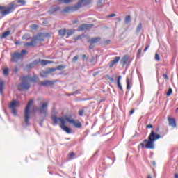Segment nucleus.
Returning a JSON list of instances; mask_svg holds the SVG:
<instances>
[{
  "mask_svg": "<svg viewBox=\"0 0 178 178\" xmlns=\"http://www.w3.org/2000/svg\"><path fill=\"white\" fill-rule=\"evenodd\" d=\"M120 60V56L115 57L113 60L110 62L109 67H113Z\"/></svg>",
  "mask_w": 178,
  "mask_h": 178,
  "instance_id": "obj_14",
  "label": "nucleus"
},
{
  "mask_svg": "<svg viewBox=\"0 0 178 178\" xmlns=\"http://www.w3.org/2000/svg\"><path fill=\"white\" fill-rule=\"evenodd\" d=\"M103 44L104 45H109V44H111V40H104Z\"/></svg>",
  "mask_w": 178,
  "mask_h": 178,
  "instance_id": "obj_35",
  "label": "nucleus"
},
{
  "mask_svg": "<svg viewBox=\"0 0 178 178\" xmlns=\"http://www.w3.org/2000/svg\"><path fill=\"white\" fill-rule=\"evenodd\" d=\"M129 62V56L127 55H124L121 59V63L123 66H126L127 63Z\"/></svg>",
  "mask_w": 178,
  "mask_h": 178,
  "instance_id": "obj_17",
  "label": "nucleus"
},
{
  "mask_svg": "<svg viewBox=\"0 0 178 178\" xmlns=\"http://www.w3.org/2000/svg\"><path fill=\"white\" fill-rule=\"evenodd\" d=\"M143 52V49H139L138 50V54H137V57L140 58V56H141V53Z\"/></svg>",
  "mask_w": 178,
  "mask_h": 178,
  "instance_id": "obj_34",
  "label": "nucleus"
},
{
  "mask_svg": "<svg viewBox=\"0 0 178 178\" xmlns=\"http://www.w3.org/2000/svg\"><path fill=\"white\" fill-rule=\"evenodd\" d=\"M17 3H21L22 5L24 6L26 5V1L24 0H19Z\"/></svg>",
  "mask_w": 178,
  "mask_h": 178,
  "instance_id": "obj_38",
  "label": "nucleus"
},
{
  "mask_svg": "<svg viewBox=\"0 0 178 178\" xmlns=\"http://www.w3.org/2000/svg\"><path fill=\"white\" fill-rule=\"evenodd\" d=\"M34 104V100L31 99L28 102L27 106L25 108L24 119L26 124H29V120H30V106Z\"/></svg>",
  "mask_w": 178,
  "mask_h": 178,
  "instance_id": "obj_6",
  "label": "nucleus"
},
{
  "mask_svg": "<svg viewBox=\"0 0 178 178\" xmlns=\"http://www.w3.org/2000/svg\"><path fill=\"white\" fill-rule=\"evenodd\" d=\"M78 38H80V36H78Z\"/></svg>",
  "mask_w": 178,
  "mask_h": 178,
  "instance_id": "obj_60",
  "label": "nucleus"
},
{
  "mask_svg": "<svg viewBox=\"0 0 178 178\" xmlns=\"http://www.w3.org/2000/svg\"><path fill=\"white\" fill-rule=\"evenodd\" d=\"M54 72H56V68H49V73H54Z\"/></svg>",
  "mask_w": 178,
  "mask_h": 178,
  "instance_id": "obj_41",
  "label": "nucleus"
},
{
  "mask_svg": "<svg viewBox=\"0 0 178 178\" xmlns=\"http://www.w3.org/2000/svg\"><path fill=\"white\" fill-rule=\"evenodd\" d=\"M121 80H122V76H118V81H117V86L119 90H120V91L123 90V87H122V84L120 83Z\"/></svg>",
  "mask_w": 178,
  "mask_h": 178,
  "instance_id": "obj_21",
  "label": "nucleus"
},
{
  "mask_svg": "<svg viewBox=\"0 0 178 178\" xmlns=\"http://www.w3.org/2000/svg\"><path fill=\"white\" fill-rule=\"evenodd\" d=\"M17 70H18L17 67H15V73H17Z\"/></svg>",
  "mask_w": 178,
  "mask_h": 178,
  "instance_id": "obj_54",
  "label": "nucleus"
},
{
  "mask_svg": "<svg viewBox=\"0 0 178 178\" xmlns=\"http://www.w3.org/2000/svg\"><path fill=\"white\" fill-rule=\"evenodd\" d=\"M79 60V55L75 56L73 58H72V62H77V60Z\"/></svg>",
  "mask_w": 178,
  "mask_h": 178,
  "instance_id": "obj_39",
  "label": "nucleus"
},
{
  "mask_svg": "<svg viewBox=\"0 0 178 178\" xmlns=\"http://www.w3.org/2000/svg\"><path fill=\"white\" fill-rule=\"evenodd\" d=\"M149 48V45H147L145 49L143 50V52H147V50Z\"/></svg>",
  "mask_w": 178,
  "mask_h": 178,
  "instance_id": "obj_49",
  "label": "nucleus"
},
{
  "mask_svg": "<svg viewBox=\"0 0 178 178\" xmlns=\"http://www.w3.org/2000/svg\"><path fill=\"white\" fill-rule=\"evenodd\" d=\"M48 74V72L44 73V74Z\"/></svg>",
  "mask_w": 178,
  "mask_h": 178,
  "instance_id": "obj_59",
  "label": "nucleus"
},
{
  "mask_svg": "<svg viewBox=\"0 0 178 178\" xmlns=\"http://www.w3.org/2000/svg\"><path fill=\"white\" fill-rule=\"evenodd\" d=\"M47 108H48V102L43 103L41 108L39 110L40 113H46Z\"/></svg>",
  "mask_w": 178,
  "mask_h": 178,
  "instance_id": "obj_15",
  "label": "nucleus"
},
{
  "mask_svg": "<svg viewBox=\"0 0 178 178\" xmlns=\"http://www.w3.org/2000/svg\"><path fill=\"white\" fill-rule=\"evenodd\" d=\"M173 94V90H172V88H169L167 93H166V95L167 97H170V95H172Z\"/></svg>",
  "mask_w": 178,
  "mask_h": 178,
  "instance_id": "obj_27",
  "label": "nucleus"
},
{
  "mask_svg": "<svg viewBox=\"0 0 178 178\" xmlns=\"http://www.w3.org/2000/svg\"><path fill=\"white\" fill-rule=\"evenodd\" d=\"M78 113H79V116H83L84 115V110L83 109L79 110Z\"/></svg>",
  "mask_w": 178,
  "mask_h": 178,
  "instance_id": "obj_36",
  "label": "nucleus"
},
{
  "mask_svg": "<svg viewBox=\"0 0 178 178\" xmlns=\"http://www.w3.org/2000/svg\"><path fill=\"white\" fill-rule=\"evenodd\" d=\"M133 113H134V109H131V110L129 111V115H133Z\"/></svg>",
  "mask_w": 178,
  "mask_h": 178,
  "instance_id": "obj_50",
  "label": "nucleus"
},
{
  "mask_svg": "<svg viewBox=\"0 0 178 178\" xmlns=\"http://www.w3.org/2000/svg\"><path fill=\"white\" fill-rule=\"evenodd\" d=\"M6 86V82L5 81H0V94H3V88Z\"/></svg>",
  "mask_w": 178,
  "mask_h": 178,
  "instance_id": "obj_18",
  "label": "nucleus"
},
{
  "mask_svg": "<svg viewBox=\"0 0 178 178\" xmlns=\"http://www.w3.org/2000/svg\"><path fill=\"white\" fill-rule=\"evenodd\" d=\"M127 90H130V79L127 78Z\"/></svg>",
  "mask_w": 178,
  "mask_h": 178,
  "instance_id": "obj_31",
  "label": "nucleus"
},
{
  "mask_svg": "<svg viewBox=\"0 0 178 178\" xmlns=\"http://www.w3.org/2000/svg\"><path fill=\"white\" fill-rule=\"evenodd\" d=\"M27 54V51L26 50H22L21 53L19 52H14L11 54V59L10 62L12 63H15L18 62L19 59H22L24 55Z\"/></svg>",
  "mask_w": 178,
  "mask_h": 178,
  "instance_id": "obj_5",
  "label": "nucleus"
},
{
  "mask_svg": "<svg viewBox=\"0 0 178 178\" xmlns=\"http://www.w3.org/2000/svg\"><path fill=\"white\" fill-rule=\"evenodd\" d=\"M88 3H90V0H79L77 6H67L63 8L61 13H70L72 12H76V10H79L82 5L86 6V5H88Z\"/></svg>",
  "mask_w": 178,
  "mask_h": 178,
  "instance_id": "obj_4",
  "label": "nucleus"
},
{
  "mask_svg": "<svg viewBox=\"0 0 178 178\" xmlns=\"http://www.w3.org/2000/svg\"><path fill=\"white\" fill-rule=\"evenodd\" d=\"M147 178H152V177L151 175H148Z\"/></svg>",
  "mask_w": 178,
  "mask_h": 178,
  "instance_id": "obj_57",
  "label": "nucleus"
},
{
  "mask_svg": "<svg viewBox=\"0 0 178 178\" xmlns=\"http://www.w3.org/2000/svg\"><path fill=\"white\" fill-rule=\"evenodd\" d=\"M153 166H156V163L155 161H152Z\"/></svg>",
  "mask_w": 178,
  "mask_h": 178,
  "instance_id": "obj_52",
  "label": "nucleus"
},
{
  "mask_svg": "<svg viewBox=\"0 0 178 178\" xmlns=\"http://www.w3.org/2000/svg\"><path fill=\"white\" fill-rule=\"evenodd\" d=\"M60 9V7H59V6H56V7H54V8H52V10H53L54 12H58V10H59Z\"/></svg>",
  "mask_w": 178,
  "mask_h": 178,
  "instance_id": "obj_37",
  "label": "nucleus"
},
{
  "mask_svg": "<svg viewBox=\"0 0 178 178\" xmlns=\"http://www.w3.org/2000/svg\"><path fill=\"white\" fill-rule=\"evenodd\" d=\"M75 31L76 30L74 29H67L66 35L67 37H70V35H73V34H74Z\"/></svg>",
  "mask_w": 178,
  "mask_h": 178,
  "instance_id": "obj_23",
  "label": "nucleus"
},
{
  "mask_svg": "<svg viewBox=\"0 0 178 178\" xmlns=\"http://www.w3.org/2000/svg\"><path fill=\"white\" fill-rule=\"evenodd\" d=\"M94 47V44H90V45L89 46V49H93Z\"/></svg>",
  "mask_w": 178,
  "mask_h": 178,
  "instance_id": "obj_47",
  "label": "nucleus"
},
{
  "mask_svg": "<svg viewBox=\"0 0 178 178\" xmlns=\"http://www.w3.org/2000/svg\"><path fill=\"white\" fill-rule=\"evenodd\" d=\"M175 178H178V174L177 173L175 175Z\"/></svg>",
  "mask_w": 178,
  "mask_h": 178,
  "instance_id": "obj_55",
  "label": "nucleus"
},
{
  "mask_svg": "<svg viewBox=\"0 0 178 178\" xmlns=\"http://www.w3.org/2000/svg\"><path fill=\"white\" fill-rule=\"evenodd\" d=\"M54 83L55 82L52 81H44L40 82V86H42L43 87H47V86H53Z\"/></svg>",
  "mask_w": 178,
  "mask_h": 178,
  "instance_id": "obj_16",
  "label": "nucleus"
},
{
  "mask_svg": "<svg viewBox=\"0 0 178 178\" xmlns=\"http://www.w3.org/2000/svg\"><path fill=\"white\" fill-rule=\"evenodd\" d=\"M68 156L70 159H73L76 156V154L74 152L69 153Z\"/></svg>",
  "mask_w": 178,
  "mask_h": 178,
  "instance_id": "obj_32",
  "label": "nucleus"
},
{
  "mask_svg": "<svg viewBox=\"0 0 178 178\" xmlns=\"http://www.w3.org/2000/svg\"><path fill=\"white\" fill-rule=\"evenodd\" d=\"M3 73L5 76H9V68L8 67H5L3 69Z\"/></svg>",
  "mask_w": 178,
  "mask_h": 178,
  "instance_id": "obj_24",
  "label": "nucleus"
},
{
  "mask_svg": "<svg viewBox=\"0 0 178 178\" xmlns=\"http://www.w3.org/2000/svg\"><path fill=\"white\" fill-rule=\"evenodd\" d=\"M94 27V24H83L78 27V31H84L85 30H90V29H92Z\"/></svg>",
  "mask_w": 178,
  "mask_h": 178,
  "instance_id": "obj_9",
  "label": "nucleus"
},
{
  "mask_svg": "<svg viewBox=\"0 0 178 178\" xmlns=\"http://www.w3.org/2000/svg\"><path fill=\"white\" fill-rule=\"evenodd\" d=\"M154 59L156 60H157L158 62H159V60H161V56H159V54H158V53L155 54Z\"/></svg>",
  "mask_w": 178,
  "mask_h": 178,
  "instance_id": "obj_33",
  "label": "nucleus"
},
{
  "mask_svg": "<svg viewBox=\"0 0 178 178\" xmlns=\"http://www.w3.org/2000/svg\"><path fill=\"white\" fill-rule=\"evenodd\" d=\"M67 29L66 28L61 29L58 31V35L65 37L66 35Z\"/></svg>",
  "mask_w": 178,
  "mask_h": 178,
  "instance_id": "obj_19",
  "label": "nucleus"
},
{
  "mask_svg": "<svg viewBox=\"0 0 178 178\" xmlns=\"http://www.w3.org/2000/svg\"><path fill=\"white\" fill-rule=\"evenodd\" d=\"M22 40H26V41H29V40H30V35L29 34L24 35L22 36Z\"/></svg>",
  "mask_w": 178,
  "mask_h": 178,
  "instance_id": "obj_30",
  "label": "nucleus"
},
{
  "mask_svg": "<svg viewBox=\"0 0 178 178\" xmlns=\"http://www.w3.org/2000/svg\"><path fill=\"white\" fill-rule=\"evenodd\" d=\"M143 29V24L139 23L136 27V33H140Z\"/></svg>",
  "mask_w": 178,
  "mask_h": 178,
  "instance_id": "obj_25",
  "label": "nucleus"
},
{
  "mask_svg": "<svg viewBox=\"0 0 178 178\" xmlns=\"http://www.w3.org/2000/svg\"><path fill=\"white\" fill-rule=\"evenodd\" d=\"M101 40V37L92 38L88 40V44H98Z\"/></svg>",
  "mask_w": 178,
  "mask_h": 178,
  "instance_id": "obj_13",
  "label": "nucleus"
},
{
  "mask_svg": "<svg viewBox=\"0 0 178 178\" xmlns=\"http://www.w3.org/2000/svg\"><path fill=\"white\" fill-rule=\"evenodd\" d=\"M97 61V57H92L90 60V63H94V62Z\"/></svg>",
  "mask_w": 178,
  "mask_h": 178,
  "instance_id": "obj_42",
  "label": "nucleus"
},
{
  "mask_svg": "<svg viewBox=\"0 0 178 178\" xmlns=\"http://www.w3.org/2000/svg\"><path fill=\"white\" fill-rule=\"evenodd\" d=\"M58 3H65V5H69V3H72L73 0H57Z\"/></svg>",
  "mask_w": 178,
  "mask_h": 178,
  "instance_id": "obj_22",
  "label": "nucleus"
},
{
  "mask_svg": "<svg viewBox=\"0 0 178 178\" xmlns=\"http://www.w3.org/2000/svg\"><path fill=\"white\" fill-rule=\"evenodd\" d=\"M33 40L35 41V44H37L38 41L43 42V41H45V38H44V35H42V33H39L33 37Z\"/></svg>",
  "mask_w": 178,
  "mask_h": 178,
  "instance_id": "obj_10",
  "label": "nucleus"
},
{
  "mask_svg": "<svg viewBox=\"0 0 178 178\" xmlns=\"http://www.w3.org/2000/svg\"><path fill=\"white\" fill-rule=\"evenodd\" d=\"M163 77H164L165 80H169V77L166 74H163Z\"/></svg>",
  "mask_w": 178,
  "mask_h": 178,
  "instance_id": "obj_43",
  "label": "nucleus"
},
{
  "mask_svg": "<svg viewBox=\"0 0 178 178\" xmlns=\"http://www.w3.org/2000/svg\"><path fill=\"white\" fill-rule=\"evenodd\" d=\"M97 74H99V72H96L93 74V76L95 77V76H97Z\"/></svg>",
  "mask_w": 178,
  "mask_h": 178,
  "instance_id": "obj_51",
  "label": "nucleus"
},
{
  "mask_svg": "<svg viewBox=\"0 0 178 178\" xmlns=\"http://www.w3.org/2000/svg\"><path fill=\"white\" fill-rule=\"evenodd\" d=\"M168 124L171 127H173L174 129L177 127V124L176 122V119L175 118L172 117H168Z\"/></svg>",
  "mask_w": 178,
  "mask_h": 178,
  "instance_id": "obj_11",
  "label": "nucleus"
},
{
  "mask_svg": "<svg viewBox=\"0 0 178 178\" xmlns=\"http://www.w3.org/2000/svg\"><path fill=\"white\" fill-rule=\"evenodd\" d=\"M10 35V31H7L2 34V37L3 38H6V37H8V35Z\"/></svg>",
  "mask_w": 178,
  "mask_h": 178,
  "instance_id": "obj_28",
  "label": "nucleus"
},
{
  "mask_svg": "<svg viewBox=\"0 0 178 178\" xmlns=\"http://www.w3.org/2000/svg\"><path fill=\"white\" fill-rule=\"evenodd\" d=\"M15 45H19V42H15Z\"/></svg>",
  "mask_w": 178,
  "mask_h": 178,
  "instance_id": "obj_56",
  "label": "nucleus"
},
{
  "mask_svg": "<svg viewBox=\"0 0 178 178\" xmlns=\"http://www.w3.org/2000/svg\"><path fill=\"white\" fill-rule=\"evenodd\" d=\"M40 62L42 66H47V65L54 63V61H51V60H35L31 64L26 65V67H28V69H31V67H33V66H34L35 65H38V63H40Z\"/></svg>",
  "mask_w": 178,
  "mask_h": 178,
  "instance_id": "obj_8",
  "label": "nucleus"
},
{
  "mask_svg": "<svg viewBox=\"0 0 178 178\" xmlns=\"http://www.w3.org/2000/svg\"><path fill=\"white\" fill-rule=\"evenodd\" d=\"M115 16H116V14L115 13H113V14H111L108 16V17H115Z\"/></svg>",
  "mask_w": 178,
  "mask_h": 178,
  "instance_id": "obj_45",
  "label": "nucleus"
},
{
  "mask_svg": "<svg viewBox=\"0 0 178 178\" xmlns=\"http://www.w3.org/2000/svg\"><path fill=\"white\" fill-rule=\"evenodd\" d=\"M12 113L16 116L17 115V111H16V108H11Z\"/></svg>",
  "mask_w": 178,
  "mask_h": 178,
  "instance_id": "obj_40",
  "label": "nucleus"
},
{
  "mask_svg": "<svg viewBox=\"0 0 178 178\" xmlns=\"http://www.w3.org/2000/svg\"><path fill=\"white\" fill-rule=\"evenodd\" d=\"M15 6H16L15 3H11L7 8L5 6H0V12L3 16H6V15H9V13L12 12V9H13Z\"/></svg>",
  "mask_w": 178,
  "mask_h": 178,
  "instance_id": "obj_7",
  "label": "nucleus"
},
{
  "mask_svg": "<svg viewBox=\"0 0 178 178\" xmlns=\"http://www.w3.org/2000/svg\"><path fill=\"white\" fill-rule=\"evenodd\" d=\"M63 69H66V65H58L56 67L57 70H63Z\"/></svg>",
  "mask_w": 178,
  "mask_h": 178,
  "instance_id": "obj_29",
  "label": "nucleus"
},
{
  "mask_svg": "<svg viewBox=\"0 0 178 178\" xmlns=\"http://www.w3.org/2000/svg\"><path fill=\"white\" fill-rule=\"evenodd\" d=\"M160 130L159 127H156L155 131L152 130L147 139H145L140 144L141 148H145L146 149H154L155 148V145L154 144L156 140L161 138V135L158 133Z\"/></svg>",
  "mask_w": 178,
  "mask_h": 178,
  "instance_id": "obj_2",
  "label": "nucleus"
},
{
  "mask_svg": "<svg viewBox=\"0 0 178 178\" xmlns=\"http://www.w3.org/2000/svg\"><path fill=\"white\" fill-rule=\"evenodd\" d=\"M35 41L31 38V41L30 42H26L24 44V47H34L35 45Z\"/></svg>",
  "mask_w": 178,
  "mask_h": 178,
  "instance_id": "obj_20",
  "label": "nucleus"
},
{
  "mask_svg": "<svg viewBox=\"0 0 178 178\" xmlns=\"http://www.w3.org/2000/svg\"><path fill=\"white\" fill-rule=\"evenodd\" d=\"M19 80L22 81L21 83L18 85V90L19 91H23V90H29L31 86L29 83V81H33V83H37L38 81V77L29 76H22L20 77Z\"/></svg>",
  "mask_w": 178,
  "mask_h": 178,
  "instance_id": "obj_3",
  "label": "nucleus"
},
{
  "mask_svg": "<svg viewBox=\"0 0 178 178\" xmlns=\"http://www.w3.org/2000/svg\"><path fill=\"white\" fill-rule=\"evenodd\" d=\"M163 136H166V132H165V133L163 134Z\"/></svg>",
  "mask_w": 178,
  "mask_h": 178,
  "instance_id": "obj_58",
  "label": "nucleus"
},
{
  "mask_svg": "<svg viewBox=\"0 0 178 178\" xmlns=\"http://www.w3.org/2000/svg\"><path fill=\"white\" fill-rule=\"evenodd\" d=\"M77 23H79V20L77 19L72 21V24H77Z\"/></svg>",
  "mask_w": 178,
  "mask_h": 178,
  "instance_id": "obj_46",
  "label": "nucleus"
},
{
  "mask_svg": "<svg viewBox=\"0 0 178 178\" xmlns=\"http://www.w3.org/2000/svg\"><path fill=\"white\" fill-rule=\"evenodd\" d=\"M19 105L20 104L19 103V102L14 99L10 103L8 107L9 109H16V108H17V106H19Z\"/></svg>",
  "mask_w": 178,
  "mask_h": 178,
  "instance_id": "obj_12",
  "label": "nucleus"
},
{
  "mask_svg": "<svg viewBox=\"0 0 178 178\" xmlns=\"http://www.w3.org/2000/svg\"><path fill=\"white\" fill-rule=\"evenodd\" d=\"M152 127H154L152 124H148L146 126V129H152Z\"/></svg>",
  "mask_w": 178,
  "mask_h": 178,
  "instance_id": "obj_44",
  "label": "nucleus"
},
{
  "mask_svg": "<svg viewBox=\"0 0 178 178\" xmlns=\"http://www.w3.org/2000/svg\"><path fill=\"white\" fill-rule=\"evenodd\" d=\"M82 59H83V60H85V59H87V56L86 54H83Z\"/></svg>",
  "mask_w": 178,
  "mask_h": 178,
  "instance_id": "obj_48",
  "label": "nucleus"
},
{
  "mask_svg": "<svg viewBox=\"0 0 178 178\" xmlns=\"http://www.w3.org/2000/svg\"><path fill=\"white\" fill-rule=\"evenodd\" d=\"M131 20V17L130 15H127L125 17V23L127 24H129Z\"/></svg>",
  "mask_w": 178,
  "mask_h": 178,
  "instance_id": "obj_26",
  "label": "nucleus"
},
{
  "mask_svg": "<svg viewBox=\"0 0 178 178\" xmlns=\"http://www.w3.org/2000/svg\"><path fill=\"white\" fill-rule=\"evenodd\" d=\"M116 19L118 20V22H121L122 21V19L119 17H117Z\"/></svg>",
  "mask_w": 178,
  "mask_h": 178,
  "instance_id": "obj_53",
  "label": "nucleus"
},
{
  "mask_svg": "<svg viewBox=\"0 0 178 178\" xmlns=\"http://www.w3.org/2000/svg\"><path fill=\"white\" fill-rule=\"evenodd\" d=\"M52 121L54 124H59L60 129L65 131L67 134H72V129L66 127V121L70 123V124H74V127L76 129H80L82 126L81 122L80 121H76L72 119L70 117L66 116L65 118L60 117L58 118L57 116L52 117Z\"/></svg>",
  "mask_w": 178,
  "mask_h": 178,
  "instance_id": "obj_1",
  "label": "nucleus"
}]
</instances>
